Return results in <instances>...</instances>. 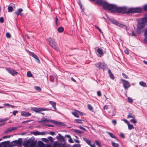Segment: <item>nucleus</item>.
Masks as SVG:
<instances>
[{"instance_id":"1","label":"nucleus","mask_w":147,"mask_h":147,"mask_svg":"<svg viewBox=\"0 0 147 147\" xmlns=\"http://www.w3.org/2000/svg\"><path fill=\"white\" fill-rule=\"evenodd\" d=\"M22 139L19 138L17 140H15L10 142L9 141H7L0 143V147H13L17 146L21 147Z\"/></svg>"},{"instance_id":"2","label":"nucleus","mask_w":147,"mask_h":147,"mask_svg":"<svg viewBox=\"0 0 147 147\" xmlns=\"http://www.w3.org/2000/svg\"><path fill=\"white\" fill-rule=\"evenodd\" d=\"M38 145L35 147H52L51 144H44L42 141H39L38 142ZM53 147H69L65 144L59 143L55 142L53 145Z\"/></svg>"},{"instance_id":"3","label":"nucleus","mask_w":147,"mask_h":147,"mask_svg":"<svg viewBox=\"0 0 147 147\" xmlns=\"http://www.w3.org/2000/svg\"><path fill=\"white\" fill-rule=\"evenodd\" d=\"M37 141L34 137H32L27 140L25 141L23 145L24 147H34L35 146Z\"/></svg>"},{"instance_id":"4","label":"nucleus","mask_w":147,"mask_h":147,"mask_svg":"<svg viewBox=\"0 0 147 147\" xmlns=\"http://www.w3.org/2000/svg\"><path fill=\"white\" fill-rule=\"evenodd\" d=\"M103 109L105 110H108L109 115L110 116L112 117L115 115L116 111L112 106L106 105L104 106Z\"/></svg>"},{"instance_id":"5","label":"nucleus","mask_w":147,"mask_h":147,"mask_svg":"<svg viewBox=\"0 0 147 147\" xmlns=\"http://www.w3.org/2000/svg\"><path fill=\"white\" fill-rule=\"evenodd\" d=\"M127 13H140L142 11V9L140 7H137L136 8H129L127 7Z\"/></svg>"},{"instance_id":"6","label":"nucleus","mask_w":147,"mask_h":147,"mask_svg":"<svg viewBox=\"0 0 147 147\" xmlns=\"http://www.w3.org/2000/svg\"><path fill=\"white\" fill-rule=\"evenodd\" d=\"M48 40L49 45L51 46L52 48L54 49L56 51H57V45L54 39L51 38H49L48 39Z\"/></svg>"},{"instance_id":"7","label":"nucleus","mask_w":147,"mask_h":147,"mask_svg":"<svg viewBox=\"0 0 147 147\" xmlns=\"http://www.w3.org/2000/svg\"><path fill=\"white\" fill-rule=\"evenodd\" d=\"M96 68H98L99 69H102L105 70L107 68V65L104 62H100L95 64Z\"/></svg>"},{"instance_id":"8","label":"nucleus","mask_w":147,"mask_h":147,"mask_svg":"<svg viewBox=\"0 0 147 147\" xmlns=\"http://www.w3.org/2000/svg\"><path fill=\"white\" fill-rule=\"evenodd\" d=\"M121 81L123 82V85L125 89H127L131 85L130 84L129 82L128 81L123 79H121Z\"/></svg>"},{"instance_id":"9","label":"nucleus","mask_w":147,"mask_h":147,"mask_svg":"<svg viewBox=\"0 0 147 147\" xmlns=\"http://www.w3.org/2000/svg\"><path fill=\"white\" fill-rule=\"evenodd\" d=\"M71 114L74 116L77 117H79L80 115H83V113H82L76 110H74V111L71 112Z\"/></svg>"},{"instance_id":"10","label":"nucleus","mask_w":147,"mask_h":147,"mask_svg":"<svg viewBox=\"0 0 147 147\" xmlns=\"http://www.w3.org/2000/svg\"><path fill=\"white\" fill-rule=\"evenodd\" d=\"M145 26V24L139 20L138 23L137 27L139 29H142L144 28Z\"/></svg>"},{"instance_id":"11","label":"nucleus","mask_w":147,"mask_h":147,"mask_svg":"<svg viewBox=\"0 0 147 147\" xmlns=\"http://www.w3.org/2000/svg\"><path fill=\"white\" fill-rule=\"evenodd\" d=\"M23 10L22 8H19L18 9L17 11L14 12V13L17 16L20 15L21 16H22L24 15V14L22 13Z\"/></svg>"},{"instance_id":"12","label":"nucleus","mask_w":147,"mask_h":147,"mask_svg":"<svg viewBox=\"0 0 147 147\" xmlns=\"http://www.w3.org/2000/svg\"><path fill=\"white\" fill-rule=\"evenodd\" d=\"M30 55L37 60V62L38 63H40V61L37 56L33 53L30 52L29 53Z\"/></svg>"},{"instance_id":"13","label":"nucleus","mask_w":147,"mask_h":147,"mask_svg":"<svg viewBox=\"0 0 147 147\" xmlns=\"http://www.w3.org/2000/svg\"><path fill=\"white\" fill-rule=\"evenodd\" d=\"M32 134H34L35 136L39 135H45L46 134L45 132H40L38 131H33L31 132Z\"/></svg>"},{"instance_id":"14","label":"nucleus","mask_w":147,"mask_h":147,"mask_svg":"<svg viewBox=\"0 0 147 147\" xmlns=\"http://www.w3.org/2000/svg\"><path fill=\"white\" fill-rule=\"evenodd\" d=\"M31 110L36 113H40L41 111H42V108H32Z\"/></svg>"},{"instance_id":"15","label":"nucleus","mask_w":147,"mask_h":147,"mask_svg":"<svg viewBox=\"0 0 147 147\" xmlns=\"http://www.w3.org/2000/svg\"><path fill=\"white\" fill-rule=\"evenodd\" d=\"M49 121H51V122H52V123H55V124H57L56 123L57 121H55L53 120H48L47 119H41V120L39 121H38V122L39 123H40L41 122H44L45 123H47Z\"/></svg>"},{"instance_id":"16","label":"nucleus","mask_w":147,"mask_h":147,"mask_svg":"<svg viewBox=\"0 0 147 147\" xmlns=\"http://www.w3.org/2000/svg\"><path fill=\"white\" fill-rule=\"evenodd\" d=\"M21 115L23 116L26 117L31 116V114L28 112L22 111L21 112Z\"/></svg>"},{"instance_id":"17","label":"nucleus","mask_w":147,"mask_h":147,"mask_svg":"<svg viewBox=\"0 0 147 147\" xmlns=\"http://www.w3.org/2000/svg\"><path fill=\"white\" fill-rule=\"evenodd\" d=\"M49 102L52 105V107L55 110L54 111H56L57 110V109L56 107V103L55 102L50 101H49Z\"/></svg>"},{"instance_id":"18","label":"nucleus","mask_w":147,"mask_h":147,"mask_svg":"<svg viewBox=\"0 0 147 147\" xmlns=\"http://www.w3.org/2000/svg\"><path fill=\"white\" fill-rule=\"evenodd\" d=\"M50 80L52 82H53L55 81H57V77L55 75H51L50 76Z\"/></svg>"},{"instance_id":"19","label":"nucleus","mask_w":147,"mask_h":147,"mask_svg":"<svg viewBox=\"0 0 147 147\" xmlns=\"http://www.w3.org/2000/svg\"><path fill=\"white\" fill-rule=\"evenodd\" d=\"M56 138L61 141H65L64 137L62 136L60 134H59L56 137Z\"/></svg>"},{"instance_id":"20","label":"nucleus","mask_w":147,"mask_h":147,"mask_svg":"<svg viewBox=\"0 0 147 147\" xmlns=\"http://www.w3.org/2000/svg\"><path fill=\"white\" fill-rule=\"evenodd\" d=\"M140 20L145 24L147 22V14L145 15L144 17Z\"/></svg>"},{"instance_id":"21","label":"nucleus","mask_w":147,"mask_h":147,"mask_svg":"<svg viewBox=\"0 0 147 147\" xmlns=\"http://www.w3.org/2000/svg\"><path fill=\"white\" fill-rule=\"evenodd\" d=\"M97 52L99 55H98V56L100 57H101L102 55L103 54L102 49L100 48H98L97 49Z\"/></svg>"},{"instance_id":"22","label":"nucleus","mask_w":147,"mask_h":147,"mask_svg":"<svg viewBox=\"0 0 147 147\" xmlns=\"http://www.w3.org/2000/svg\"><path fill=\"white\" fill-rule=\"evenodd\" d=\"M8 71L9 73L12 74V75H16L18 74V72L16 71L11 69H9L8 70Z\"/></svg>"},{"instance_id":"23","label":"nucleus","mask_w":147,"mask_h":147,"mask_svg":"<svg viewBox=\"0 0 147 147\" xmlns=\"http://www.w3.org/2000/svg\"><path fill=\"white\" fill-rule=\"evenodd\" d=\"M107 133L111 137L115 139L117 141H119L118 139L115 137L114 134L109 132H107Z\"/></svg>"},{"instance_id":"24","label":"nucleus","mask_w":147,"mask_h":147,"mask_svg":"<svg viewBox=\"0 0 147 147\" xmlns=\"http://www.w3.org/2000/svg\"><path fill=\"white\" fill-rule=\"evenodd\" d=\"M47 138L48 140H49V142H50V144H51H51L54 142V139L51 136H49Z\"/></svg>"},{"instance_id":"25","label":"nucleus","mask_w":147,"mask_h":147,"mask_svg":"<svg viewBox=\"0 0 147 147\" xmlns=\"http://www.w3.org/2000/svg\"><path fill=\"white\" fill-rule=\"evenodd\" d=\"M18 128V127H12L10 128H9L8 129V131L10 132L12 131L15 130H16Z\"/></svg>"},{"instance_id":"26","label":"nucleus","mask_w":147,"mask_h":147,"mask_svg":"<svg viewBox=\"0 0 147 147\" xmlns=\"http://www.w3.org/2000/svg\"><path fill=\"white\" fill-rule=\"evenodd\" d=\"M82 120L80 119H75L74 120V122L75 123H82Z\"/></svg>"},{"instance_id":"27","label":"nucleus","mask_w":147,"mask_h":147,"mask_svg":"<svg viewBox=\"0 0 147 147\" xmlns=\"http://www.w3.org/2000/svg\"><path fill=\"white\" fill-rule=\"evenodd\" d=\"M109 74V75L110 78L113 80L115 78V77L113 74L112 73L111 71L109 70L108 71Z\"/></svg>"},{"instance_id":"28","label":"nucleus","mask_w":147,"mask_h":147,"mask_svg":"<svg viewBox=\"0 0 147 147\" xmlns=\"http://www.w3.org/2000/svg\"><path fill=\"white\" fill-rule=\"evenodd\" d=\"M139 84L141 86H143L144 87H147V86L146 85V84L143 81H141L139 82Z\"/></svg>"},{"instance_id":"29","label":"nucleus","mask_w":147,"mask_h":147,"mask_svg":"<svg viewBox=\"0 0 147 147\" xmlns=\"http://www.w3.org/2000/svg\"><path fill=\"white\" fill-rule=\"evenodd\" d=\"M64 30V28L62 26L59 27L57 29V30L60 33H61L63 32Z\"/></svg>"},{"instance_id":"30","label":"nucleus","mask_w":147,"mask_h":147,"mask_svg":"<svg viewBox=\"0 0 147 147\" xmlns=\"http://www.w3.org/2000/svg\"><path fill=\"white\" fill-rule=\"evenodd\" d=\"M111 144L113 147H119V145L117 143H116L114 142H112Z\"/></svg>"},{"instance_id":"31","label":"nucleus","mask_w":147,"mask_h":147,"mask_svg":"<svg viewBox=\"0 0 147 147\" xmlns=\"http://www.w3.org/2000/svg\"><path fill=\"white\" fill-rule=\"evenodd\" d=\"M111 21L113 24H115L116 26L119 23V22H118L116 20L114 19L111 20Z\"/></svg>"},{"instance_id":"32","label":"nucleus","mask_w":147,"mask_h":147,"mask_svg":"<svg viewBox=\"0 0 147 147\" xmlns=\"http://www.w3.org/2000/svg\"><path fill=\"white\" fill-rule=\"evenodd\" d=\"M135 117L134 115V114H132L131 113H129V115L127 116V118H134Z\"/></svg>"},{"instance_id":"33","label":"nucleus","mask_w":147,"mask_h":147,"mask_svg":"<svg viewBox=\"0 0 147 147\" xmlns=\"http://www.w3.org/2000/svg\"><path fill=\"white\" fill-rule=\"evenodd\" d=\"M127 125L128 128V129H129V130H131L134 128V126L132 124H130V123H129Z\"/></svg>"},{"instance_id":"34","label":"nucleus","mask_w":147,"mask_h":147,"mask_svg":"<svg viewBox=\"0 0 147 147\" xmlns=\"http://www.w3.org/2000/svg\"><path fill=\"white\" fill-rule=\"evenodd\" d=\"M8 119L7 118L5 119H1L0 118V122H5L4 123H5V122Z\"/></svg>"},{"instance_id":"35","label":"nucleus","mask_w":147,"mask_h":147,"mask_svg":"<svg viewBox=\"0 0 147 147\" xmlns=\"http://www.w3.org/2000/svg\"><path fill=\"white\" fill-rule=\"evenodd\" d=\"M95 142H96V145H97L99 147H101L100 142L99 141L95 140Z\"/></svg>"},{"instance_id":"36","label":"nucleus","mask_w":147,"mask_h":147,"mask_svg":"<svg viewBox=\"0 0 147 147\" xmlns=\"http://www.w3.org/2000/svg\"><path fill=\"white\" fill-rule=\"evenodd\" d=\"M74 132L78 134H80L82 133V131L78 129H74Z\"/></svg>"},{"instance_id":"37","label":"nucleus","mask_w":147,"mask_h":147,"mask_svg":"<svg viewBox=\"0 0 147 147\" xmlns=\"http://www.w3.org/2000/svg\"><path fill=\"white\" fill-rule=\"evenodd\" d=\"M41 140L46 143H48L49 142V140H48V138H42L41 139Z\"/></svg>"},{"instance_id":"38","label":"nucleus","mask_w":147,"mask_h":147,"mask_svg":"<svg viewBox=\"0 0 147 147\" xmlns=\"http://www.w3.org/2000/svg\"><path fill=\"white\" fill-rule=\"evenodd\" d=\"M13 9V7L11 6H9L8 7V11L9 12H11L12 11Z\"/></svg>"},{"instance_id":"39","label":"nucleus","mask_w":147,"mask_h":147,"mask_svg":"<svg viewBox=\"0 0 147 147\" xmlns=\"http://www.w3.org/2000/svg\"><path fill=\"white\" fill-rule=\"evenodd\" d=\"M27 76L28 77H31L32 76V74L31 73L30 71H28L27 74Z\"/></svg>"},{"instance_id":"40","label":"nucleus","mask_w":147,"mask_h":147,"mask_svg":"<svg viewBox=\"0 0 147 147\" xmlns=\"http://www.w3.org/2000/svg\"><path fill=\"white\" fill-rule=\"evenodd\" d=\"M88 109L91 111H93V108L90 105H88Z\"/></svg>"},{"instance_id":"41","label":"nucleus","mask_w":147,"mask_h":147,"mask_svg":"<svg viewBox=\"0 0 147 147\" xmlns=\"http://www.w3.org/2000/svg\"><path fill=\"white\" fill-rule=\"evenodd\" d=\"M133 119L130 120V121L132 123H135L137 122L136 119L135 118H133Z\"/></svg>"},{"instance_id":"42","label":"nucleus","mask_w":147,"mask_h":147,"mask_svg":"<svg viewBox=\"0 0 147 147\" xmlns=\"http://www.w3.org/2000/svg\"><path fill=\"white\" fill-rule=\"evenodd\" d=\"M117 26H119L121 28H124L125 26L124 25H123V24H121L119 23H118V24Z\"/></svg>"},{"instance_id":"43","label":"nucleus","mask_w":147,"mask_h":147,"mask_svg":"<svg viewBox=\"0 0 147 147\" xmlns=\"http://www.w3.org/2000/svg\"><path fill=\"white\" fill-rule=\"evenodd\" d=\"M35 89L37 90L40 91L41 90V89L39 86H36L34 87Z\"/></svg>"},{"instance_id":"44","label":"nucleus","mask_w":147,"mask_h":147,"mask_svg":"<svg viewBox=\"0 0 147 147\" xmlns=\"http://www.w3.org/2000/svg\"><path fill=\"white\" fill-rule=\"evenodd\" d=\"M127 100L128 102L130 103H132L133 102L132 99L130 97H128L127 98Z\"/></svg>"},{"instance_id":"45","label":"nucleus","mask_w":147,"mask_h":147,"mask_svg":"<svg viewBox=\"0 0 147 147\" xmlns=\"http://www.w3.org/2000/svg\"><path fill=\"white\" fill-rule=\"evenodd\" d=\"M81 146L80 144H76L73 145L72 147H80Z\"/></svg>"},{"instance_id":"46","label":"nucleus","mask_w":147,"mask_h":147,"mask_svg":"<svg viewBox=\"0 0 147 147\" xmlns=\"http://www.w3.org/2000/svg\"><path fill=\"white\" fill-rule=\"evenodd\" d=\"M129 35L131 36H136L135 34L133 31L131 33L129 34Z\"/></svg>"},{"instance_id":"47","label":"nucleus","mask_w":147,"mask_h":147,"mask_svg":"<svg viewBox=\"0 0 147 147\" xmlns=\"http://www.w3.org/2000/svg\"><path fill=\"white\" fill-rule=\"evenodd\" d=\"M95 27L98 30L100 31V32L101 33H102V30H101L100 28L99 27H98V26H95Z\"/></svg>"},{"instance_id":"48","label":"nucleus","mask_w":147,"mask_h":147,"mask_svg":"<svg viewBox=\"0 0 147 147\" xmlns=\"http://www.w3.org/2000/svg\"><path fill=\"white\" fill-rule=\"evenodd\" d=\"M122 75L126 79L128 78V77L125 74L123 73L122 74Z\"/></svg>"},{"instance_id":"49","label":"nucleus","mask_w":147,"mask_h":147,"mask_svg":"<svg viewBox=\"0 0 147 147\" xmlns=\"http://www.w3.org/2000/svg\"><path fill=\"white\" fill-rule=\"evenodd\" d=\"M58 19L57 18V17H56V19H55V24L57 26H58L59 24L58 23Z\"/></svg>"},{"instance_id":"50","label":"nucleus","mask_w":147,"mask_h":147,"mask_svg":"<svg viewBox=\"0 0 147 147\" xmlns=\"http://www.w3.org/2000/svg\"><path fill=\"white\" fill-rule=\"evenodd\" d=\"M31 121V120H28L26 121H24L22 122V123H27L29 122H30Z\"/></svg>"},{"instance_id":"51","label":"nucleus","mask_w":147,"mask_h":147,"mask_svg":"<svg viewBox=\"0 0 147 147\" xmlns=\"http://www.w3.org/2000/svg\"><path fill=\"white\" fill-rule=\"evenodd\" d=\"M143 9L145 11H147V4L144 5L143 7Z\"/></svg>"},{"instance_id":"52","label":"nucleus","mask_w":147,"mask_h":147,"mask_svg":"<svg viewBox=\"0 0 147 147\" xmlns=\"http://www.w3.org/2000/svg\"><path fill=\"white\" fill-rule=\"evenodd\" d=\"M6 36L7 38H10L11 37V35L9 33H6Z\"/></svg>"},{"instance_id":"53","label":"nucleus","mask_w":147,"mask_h":147,"mask_svg":"<svg viewBox=\"0 0 147 147\" xmlns=\"http://www.w3.org/2000/svg\"><path fill=\"white\" fill-rule=\"evenodd\" d=\"M97 94L99 97L101 95V92L99 91H98L97 92Z\"/></svg>"},{"instance_id":"54","label":"nucleus","mask_w":147,"mask_h":147,"mask_svg":"<svg viewBox=\"0 0 147 147\" xmlns=\"http://www.w3.org/2000/svg\"><path fill=\"white\" fill-rule=\"evenodd\" d=\"M42 111H49L52 110L49 109L42 108Z\"/></svg>"},{"instance_id":"55","label":"nucleus","mask_w":147,"mask_h":147,"mask_svg":"<svg viewBox=\"0 0 147 147\" xmlns=\"http://www.w3.org/2000/svg\"><path fill=\"white\" fill-rule=\"evenodd\" d=\"M18 111L17 110L14 111L13 112V114L15 116L16 113H18Z\"/></svg>"},{"instance_id":"56","label":"nucleus","mask_w":147,"mask_h":147,"mask_svg":"<svg viewBox=\"0 0 147 147\" xmlns=\"http://www.w3.org/2000/svg\"><path fill=\"white\" fill-rule=\"evenodd\" d=\"M4 19L3 17H1L0 18V22L1 23H2L4 22Z\"/></svg>"},{"instance_id":"57","label":"nucleus","mask_w":147,"mask_h":147,"mask_svg":"<svg viewBox=\"0 0 147 147\" xmlns=\"http://www.w3.org/2000/svg\"><path fill=\"white\" fill-rule=\"evenodd\" d=\"M123 120L127 124V125L129 123V122L127 120L125 119H123Z\"/></svg>"},{"instance_id":"58","label":"nucleus","mask_w":147,"mask_h":147,"mask_svg":"<svg viewBox=\"0 0 147 147\" xmlns=\"http://www.w3.org/2000/svg\"><path fill=\"white\" fill-rule=\"evenodd\" d=\"M142 30L141 29H139L137 27V32L138 33L140 34L141 33V30Z\"/></svg>"},{"instance_id":"59","label":"nucleus","mask_w":147,"mask_h":147,"mask_svg":"<svg viewBox=\"0 0 147 147\" xmlns=\"http://www.w3.org/2000/svg\"><path fill=\"white\" fill-rule=\"evenodd\" d=\"M125 53L127 55H128L129 54V52L127 49H126L125 50Z\"/></svg>"},{"instance_id":"60","label":"nucleus","mask_w":147,"mask_h":147,"mask_svg":"<svg viewBox=\"0 0 147 147\" xmlns=\"http://www.w3.org/2000/svg\"><path fill=\"white\" fill-rule=\"evenodd\" d=\"M112 122L114 125H116L117 123L116 120H112Z\"/></svg>"},{"instance_id":"61","label":"nucleus","mask_w":147,"mask_h":147,"mask_svg":"<svg viewBox=\"0 0 147 147\" xmlns=\"http://www.w3.org/2000/svg\"><path fill=\"white\" fill-rule=\"evenodd\" d=\"M69 141L70 143H72L74 142L72 139L71 138L69 139Z\"/></svg>"},{"instance_id":"62","label":"nucleus","mask_w":147,"mask_h":147,"mask_svg":"<svg viewBox=\"0 0 147 147\" xmlns=\"http://www.w3.org/2000/svg\"><path fill=\"white\" fill-rule=\"evenodd\" d=\"M45 125L46 126H47L49 127H53L54 126V125H49V124H45Z\"/></svg>"},{"instance_id":"63","label":"nucleus","mask_w":147,"mask_h":147,"mask_svg":"<svg viewBox=\"0 0 147 147\" xmlns=\"http://www.w3.org/2000/svg\"><path fill=\"white\" fill-rule=\"evenodd\" d=\"M49 134L52 135H53L55 134V132L53 131L50 132Z\"/></svg>"},{"instance_id":"64","label":"nucleus","mask_w":147,"mask_h":147,"mask_svg":"<svg viewBox=\"0 0 147 147\" xmlns=\"http://www.w3.org/2000/svg\"><path fill=\"white\" fill-rule=\"evenodd\" d=\"M144 36L147 37V29L145 30L144 32Z\"/></svg>"}]
</instances>
